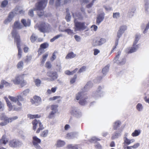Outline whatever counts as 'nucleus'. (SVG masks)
Masks as SVG:
<instances>
[{
	"label": "nucleus",
	"mask_w": 149,
	"mask_h": 149,
	"mask_svg": "<svg viewBox=\"0 0 149 149\" xmlns=\"http://www.w3.org/2000/svg\"><path fill=\"white\" fill-rule=\"evenodd\" d=\"M65 144V142L63 141L58 140L57 141V146L58 147H61Z\"/></svg>",
	"instance_id": "obj_26"
},
{
	"label": "nucleus",
	"mask_w": 149,
	"mask_h": 149,
	"mask_svg": "<svg viewBox=\"0 0 149 149\" xmlns=\"http://www.w3.org/2000/svg\"><path fill=\"white\" fill-rule=\"evenodd\" d=\"M14 13L13 12H10L8 15V19L5 20V23H6L7 22H10L12 20V18L14 17Z\"/></svg>",
	"instance_id": "obj_20"
},
{
	"label": "nucleus",
	"mask_w": 149,
	"mask_h": 149,
	"mask_svg": "<svg viewBox=\"0 0 149 149\" xmlns=\"http://www.w3.org/2000/svg\"><path fill=\"white\" fill-rule=\"evenodd\" d=\"M37 38V37L36 36V35L33 33L30 38V40L33 43L36 41Z\"/></svg>",
	"instance_id": "obj_30"
},
{
	"label": "nucleus",
	"mask_w": 149,
	"mask_h": 149,
	"mask_svg": "<svg viewBox=\"0 0 149 149\" xmlns=\"http://www.w3.org/2000/svg\"><path fill=\"white\" fill-rule=\"evenodd\" d=\"M86 67L85 66H83L81 67L79 70L78 72L81 73L85 70Z\"/></svg>",
	"instance_id": "obj_56"
},
{
	"label": "nucleus",
	"mask_w": 149,
	"mask_h": 149,
	"mask_svg": "<svg viewBox=\"0 0 149 149\" xmlns=\"http://www.w3.org/2000/svg\"><path fill=\"white\" fill-rule=\"evenodd\" d=\"M76 54H74L73 52H71L65 56L66 59H71L75 57Z\"/></svg>",
	"instance_id": "obj_22"
},
{
	"label": "nucleus",
	"mask_w": 149,
	"mask_h": 149,
	"mask_svg": "<svg viewBox=\"0 0 149 149\" xmlns=\"http://www.w3.org/2000/svg\"><path fill=\"white\" fill-rule=\"evenodd\" d=\"M109 69V67L108 65L106 66L102 70V72L103 74L106 73L108 71Z\"/></svg>",
	"instance_id": "obj_42"
},
{
	"label": "nucleus",
	"mask_w": 149,
	"mask_h": 149,
	"mask_svg": "<svg viewBox=\"0 0 149 149\" xmlns=\"http://www.w3.org/2000/svg\"><path fill=\"white\" fill-rule=\"evenodd\" d=\"M113 16L114 18H117L119 17L120 13H113Z\"/></svg>",
	"instance_id": "obj_53"
},
{
	"label": "nucleus",
	"mask_w": 149,
	"mask_h": 149,
	"mask_svg": "<svg viewBox=\"0 0 149 149\" xmlns=\"http://www.w3.org/2000/svg\"><path fill=\"white\" fill-rule=\"evenodd\" d=\"M94 55H96L100 52V51L97 49H93Z\"/></svg>",
	"instance_id": "obj_60"
},
{
	"label": "nucleus",
	"mask_w": 149,
	"mask_h": 149,
	"mask_svg": "<svg viewBox=\"0 0 149 149\" xmlns=\"http://www.w3.org/2000/svg\"><path fill=\"white\" fill-rule=\"evenodd\" d=\"M41 117V115L39 114L32 115L31 114H28L27 115L28 118L30 119L39 118Z\"/></svg>",
	"instance_id": "obj_19"
},
{
	"label": "nucleus",
	"mask_w": 149,
	"mask_h": 149,
	"mask_svg": "<svg viewBox=\"0 0 149 149\" xmlns=\"http://www.w3.org/2000/svg\"><path fill=\"white\" fill-rule=\"evenodd\" d=\"M45 66L48 69H50L51 68L52 65L50 62L47 61L45 63Z\"/></svg>",
	"instance_id": "obj_47"
},
{
	"label": "nucleus",
	"mask_w": 149,
	"mask_h": 149,
	"mask_svg": "<svg viewBox=\"0 0 149 149\" xmlns=\"http://www.w3.org/2000/svg\"><path fill=\"white\" fill-rule=\"evenodd\" d=\"M140 146V144L139 143H137L135 144L133 146H132V148H136Z\"/></svg>",
	"instance_id": "obj_64"
},
{
	"label": "nucleus",
	"mask_w": 149,
	"mask_h": 149,
	"mask_svg": "<svg viewBox=\"0 0 149 149\" xmlns=\"http://www.w3.org/2000/svg\"><path fill=\"white\" fill-rule=\"evenodd\" d=\"M20 142L16 139L10 140L9 142V146L12 148H16L19 146L20 145Z\"/></svg>",
	"instance_id": "obj_10"
},
{
	"label": "nucleus",
	"mask_w": 149,
	"mask_h": 149,
	"mask_svg": "<svg viewBox=\"0 0 149 149\" xmlns=\"http://www.w3.org/2000/svg\"><path fill=\"white\" fill-rule=\"evenodd\" d=\"M31 58L32 57L31 55L27 56L24 59V61L28 63L31 60Z\"/></svg>",
	"instance_id": "obj_45"
},
{
	"label": "nucleus",
	"mask_w": 149,
	"mask_h": 149,
	"mask_svg": "<svg viewBox=\"0 0 149 149\" xmlns=\"http://www.w3.org/2000/svg\"><path fill=\"white\" fill-rule=\"evenodd\" d=\"M21 22L25 27L29 26L31 24V21L29 19H22L21 20Z\"/></svg>",
	"instance_id": "obj_17"
},
{
	"label": "nucleus",
	"mask_w": 149,
	"mask_h": 149,
	"mask_svg": "<svg viewBox=\"0 0 149 149\" xmlns=\"http://www.w3.org/2000/svg\"><path fill=\"white\" fill-rule=\"evenodd\" d=\"M106 41L105 38L98 37L93 40L92 45L93 47L100 46L105 43Z\"/></svg>",
	"instance_id": "obj_6"
},
{
	"label": "nucleus",
	"mask_w": 149,
	"mask_h": 149,
	"mask_svg": "<svg viewBox=\"0 0 149 149\" xmlns=\"http://www.w3.org/2000/svg\"><path fill=\"white\" fill-rule=\"evenodd\" d=\"M1 84H0V89H2L3 88V85H5L6 86L10 85V84L6 82L4 80H2L1 82Z\"/></svg>",
	"instance_id": "obj_24"
},
{
	"label": "nucleus",
	"mask_w": 149,
	"mask_h": 149,
	"mask_svg": "<svg viewBox=\"0 0 149 149\" xmlns=\"http://www.w3.org/2000/svg\"><path fill=\"white\" fill-rule=\"evenodd\" d=\"M124 143L126 144L127 145H129L131 143L134 141V139H129L127 137L124 138Z\"/></svg>",
	"instance_id": "obj_21"
},
{
	"label": "nucleus",
	"mask_w": 149,
	"mask_h": 149,
	"mask_svg": "<svg viewBox=\"0 0 149 149\" xmlns=\"http://www.w3.org/2000/svg\"><path fill=\"white\" fill-rule=\"evenodd\" d=\"M65 31L69 35H72L73 34V31L70 29H65Z\"/></svg>",
	"instance_id": "obj_50"
},
{
	"label": "nucleus",
	"mask_w": 149,
	"mask_h": 149,
	"mask_svg": "<svg viewBox=\"0 0 149 149\" xmlns=\"http://www.w3.org/2000/svg\"><path fill=\"white\" fill-rule=\"evenodd\" d=\"M8 1L7 0H4L2 1L1 4V7L3 8L5 7L8 5Z\"/></svg>",
	"instance_id": "obj_36"
},
{
	"label": "nucleus",
	"mask_w": 149,
	"mask_h": 149,
	"mask_svg": "<svg viewBox=\"0 0 149 149\" xmlns=\"http://www.w3.org/2000/svg\"><path fill=\"white\" fill-rule=\"evenodd\" d=\"M74 38L77 42H79L80 41L81 38L79 36H78L77 35H75L74 36Z\"/></svg>",
	"instance_id": "obj_59"
},
{
	"label": "nucleus",
	"mask_w": 149,
	"mask_h": 149,
	"mask_svg": "<svg viewBox=\"0 0 149 149\" xmlns=\"http://www.w3.org/2000/svg\"><path fill=\"white\" fill-rule=\"evenodd\" d=\"M121 52L120 51H118V52L117 55L114 58L115 61L116 62L118 61L120 56L121 54Z\"/></svg>",
	"instance_id": "obj_43"
},
{
	"label": "nucleus",
	"mask_w": 149,
	"mask_h": 149,
	"mask_svg": "<svg viewBox=\"0 0 149 149\" xmlns=\"http://www.w3.org/2000/svg\"><path fill=\"white\" fill-rule=\"evenodd\" d=\"M8 98L10 100L14 102H17V104L19 106L18 107L16 106L15 107L14 105L13 106L10 102L8 100H6L7 104L8 107V110L9 111L13 110V111H18L21 109L22 108V104L20 102H23L24 101V99L20 95H18L16 97L9 96Z\"/></svg>",
	"instance_id": "obj_1"
},
{
	"label": "nucleus",
	"mask_w": 149,
	"mask_h": 149,
	"mask_svg": "<svg viewBox=\"0 0 149 149\" xmlns=\"http://www.w3.org/2000/svg\"><path fill=\"white\" fill-rule=\"evenodd\" d=\"M41 142V139L36 136L33 137L32 143L33 145L36 149H42L40 145Z\"/></svg>",
	"instance_id": "obj_9"
},
{
	"label": "nucleus",
	"mask_w": 149,
	"mask_h": 149,
	"mask_svg": "<svg viewBox=\"0 0 149 149\" xmlns=\"http://www.w3.org/2000/svg\"><path fill=\"white\" fill-rule=\"evenodd\" d=\"M77 78V75H75L72 78L70 81V83L71 84H72L75 82L76 79Z\"/></svg>",
	"instance_id": "obj_48"
},
{
	"label": "nucleus",
	"mask_w": 149,
	"mask_h": 149,
	"mask_svg": "<svg viewBox=\"0 0 149 149\" xmlns=\"http://www.w3.org/2000/svg\"><path fill=\"white\" fill-rule=\"evenodd\" d=\"M47 76L52 78L53 80L56 79L57 78V75L56 72H47Z\"/></svg>",
	"instance_id": "obj_14"
},
{
	"label": "nucleus",
	"mask_w": 149,
	"mask_h": 149,
	"mask_svg": "<svg viewBox=\"0 0 149 149\" xmlns=\"http://www.w3.org/2000/svg\"><path fill=\"white\" fill-rule=\"evenodd\" d=\"M58 107V105L57 104H53L51 106V109L52 111H56L57 112L58 111L57 108Z\"/></svg>",
	"instance_id": "obj_31"
},
{
	"label": "nucleus",
	"mask_w": 149,
	"mask_h": 149,
	"mask_svg": "<svg viewBox=\"0 0 149 149\" xmlns=\"http://www.w3.org/2000/svg\"><path fill=\"white\" fill-rule=\"evenodd\" d=\"M139 44L133 46V44L132 47L128 49V51L127 52L128 54L131 53L136 52L139 48Z\"/></svg>",
	"instance_id": "obj_12"
},
{
	"label": "nucleus",
	"mask_w": 149,
	"mask_h": 149,
	"mask_svg": "<svg viewBox=\"0 0 149 149\" xmlns=\"http://www.w3.org/2000/svg\"><path fill=\"white\" fill-rule=\"evenodd\" d=\"M1 120L4 121L0 123V125L1 126H5L9 123V122H8V120H7L8 119V117L6 116H2L1 117Z\"/></svg>",
	"instance_id": "obj_15"
},
{
	"label": "nucleus",
	"mask_w": 149,
	"mask_h": 149,
	"mask_svg": "<svg viewBox=\"0 0 149 149\" xmlns=\"http://www.w3.org/2000/svg\"><path fill=\"white\" fill-rule=\"evenodd\" d=\"M4 106L3 104L0 101V111H2L4 109Z\"/></svg>",
	"instance_id": "obj_62"
},
{
	"label": "nucleus",
	"mask_w": 149,
	"mask_h": 149,
	"mask_svg": "<svg viewBox=\"0 0 149 149\" xmlns=\"http://www.w3.org/2000/svg\"><path fill=\"white\" fill-rule=\"evenodd\" d=\"M86 94L84 92H79L76 95V98L77 100H79V103L81 105H84L86 103V99H87L88 97L86 96Z\"/></svg>",
	"instance_id": "obj_4"
},
{
	"label": "nucleus",
	"mask_w": 149,
	"mask_h": 149,
	"mask_svg": "<svg viewBox=\"0 0 149 149\" xmlns=\"http://www.w3.org/2000/svg\"><path fill=\"white\" fill-rule=\"evenodd\" d=\"M11 34L13 37L14 38V42L16 43L17 47L18 49L17 56L18 58L19 59L21 58L22 55V50L20 48V37L18 32L16 30H13Z\"/></svg>",
	"instance_id": "obj_2"
},
{
	"label": "nucleus",
	"mask_w": 149,
	"mask_h": 149,
	"mask_svg": "<svg viewBox=\"0 0 149 149\" xmlns=\"http://www.w3.org/2000/svg\"><path fill=\"white\" fill-rule=\"evenodd\" d=\"M34 82L35 83L36 85L37 86H40L41 83V81L40 79H36L34 80Z\"/></svg>",
	"instance_id": "obj_41"
},
{
	"label": "nucleus",
	"mask_w": 149,
	"mask_h": 149,
	"mask_svg": "<svg viewBox=\"0 0 149 149\" xmlns=\"http://www.w3.org/2000/svg\"><path fill=\"white\" fill-rule=\"evenodd\" d=\"M32 123L33 125V129L35 131L36 130V129L37 125L38 124L39 125V127L36 131V133H39L41 130H42L44 129V127H43V125L39 120H37L35 119L33 120Z\"/></svg>",
	"instance_id": "obj_5"
},
{
	"label": "nucleus",
	"mask_w": 149,
	"mask_h": 149,
	"mask_svg": "<svg viewBox=\"0 0 149 149\" xmlns=\"http://www.w3.org/2000/svg\"><path fill=\"white\" fill-rule=\"evenodd\" d=\"M104 19V15L102 14H100L98 15L96 21V24L99 25L103 20Z\"/></svg>",
	"instance_id": "obj_16"
},
{
	"label": "nucleus",
	"mask_w": 149,
	"mask_h": 149,
	"mask_svg": "<svg viewBox=\"0 0 149 149\" xmlns=\"http://www.w3.org/2000/svg\"><path fill=\"white\" fill-rule=\"evenodd\" d=\"M49 133V131L48 130H45L42 131L40 134L41 137H46L48 135Z\"/></svg>",
	"instance_id": "obj_23"
},
{
	"label": "nucleus",
	"mask_w": 149,
	"mask_h": 149,
	"mask_svg": "<svg viewBox=\"0 0 149 149\" xmlns=\"http://www.w3.org/2000/svg\"><path fill=\"white\" fill-rule=\"evenodd\" d=\"M25 75L24 74L18 75L15 77L14 79L12 80V81L15 84H19L21 87H22L26 84V82L24 79Z\"/></svg>",
	"instance_id": "obj_3"
},
{
	"label": "nucleus",
	"mask_w": 149,
	"mask_h": 149,
	"mask_svg": "<svg viewBox=\"0 0 149 149\" xmlns=\"http://www.w3.org/2000/svg\"><path fill=\"white\" fill-rule=\"evenodd\" d=\"M43 49H42L40 47L38 51V52L39 55H40L44 52Z\"/></svg>",
	"instance_id": "obj_55"
},
{
	"label": "nucleus",
	"mask_w": 149,
	"mask_h": 149,
	"mask_svg": "<svg viewBox=\"0 0 149 149\" xmlns=\"http://www.w3.org/2000/svg\"><path fill=\"white\" fill-rule=\"evenodd\" d=\"M18 118V117L17 116H15L11 118H8V119L7 120H8V122H11L13 120H15Z\"/></svg>",
	"instance_id": "obj_38"
},
{
	"label": "nucleus",
	"mask_w": 149,
	"mask_h": 149,
	"mask_svg": "<svg viewBox=\"0 0 149 149\" xmlns=\"http://www.w3.org/2000/svg\"><path fill=\"white\" fill-rule=\"evenodd\" d=\"M74 29L76 31H83L86 28L85 22H74Z\"/></svg>",
	"instance_id": "obj_7"
},
{
	"label": "nucleus",
	"mask_w": 149,
	"mask_h": 149,
	"mask_svg": "<svg viewBox=\"0 0 149 149\" xmlns=\"http://www.w3.org/2000/svg\"><path fill=\"white\" fill-rule=\"evenodd\" d=\"M58 53L57 51H54L53 53L52 57L50 58V60L52 61H54L56 58V54Z\"/></svg>",
	"instance_id": "obj_35"
},
{
	"label": "nucleus",
	"mask_w": 149,
	"mask_h": 149,
	"mask_svg": "<svg viewBox=\"0 0 149 149\" xmlns=\"http://www.w3.org/2000/svg\"><path fill=\"white\" fill-rule=\"evenodd\" d=\"M65 19L67 20V22H69L71 18V16L70 15V14L69 13L65 17Z\"/></svg>",
	"instance_id": "obj_58"
},
{
	"label": "nucleus",
	"mask_w": 149,
	"mask_h": 149,
	"mask_svg": "<svg viewBox=\"0 0 149 149\" xmlns=\"http://www.w3.org/2000/svg\"><path fill=\"white\" fill-rule=\"evenodd\" d=\"M140 37V36L139 35H136L135 40L133 43V46H135L136 45V44L139 40Z\"/></svg>",
	"instance_id": "obj_37"
},
{
	"label": "nucleus",
	"mask_w": 149,
	"mask_h": 149,
	"mask_svg": "<svg viewBox=\"0 0 149 149\" xmlns=\"http://www.w3.org/2000/svg\"><path fill=\"white\" fill-rule=\"evenodd\" d=\"M136 108L138 111H141L143 109L142 104L140 103H138L136 106Z\"/></svg>",
	"instance_id": "obj_44"
},
{
	"label": "nucleus",
	"mask_w": 149,
	"mask_h": 149,
	"mask_svg": "<svg viewBox=\"0 0 149 149\" xmlns=\"http://www.w3.org/2000/svg\"><path fill=\"white\" fill-rule=\"evenodd\" d=\"M23 27L22 26L21 24L20 23L17 21L15 22L14 24L13 29H21Z\"/></svg>",
	"instance_id": "obj_18"
},
{
	"label": "nucleus",
	"mask_w": 149,
	"mask_h": 149,
	"mask_svg": "<svg viewBox=\"0 0 149 149\" xmlns=\"http://www.w3.org/2000/svg\"><path fill=\"white\" fill-rule=\"evenodd\" d=\"M56 111H52L49 113L48 117L49 118H51L54 116L55 114L56 113Z\"/></svg>",
	"instance_id": "obj_39"
},
{
	"label": "nucleus",
	"mask_w": 149,
	"mask_h": 149,
	"mask_svg": "<svg viewBox=\"0 0 149 149\" xmlns=\"http://www.w3.org/2000/svg\"><path fill=\"white\" fill-rule=\"evenodd\" d=\"M9 139L5 135H3L0 139V144H6L8 142Z\"/></svg>",
	"instance_id": "obj_13"
},
{
	"label": "nucleus",
	"mask_w": 149,
	"mask_h": 149,
	"mask_svg": "<svg viewBox=\"0 0 149 149\" xmlns=\"http://www.w3.org/2000/svg\"><path fill=\"white\" fill-rule=\"evenodd\" d=\"M49 46V44L47 42H45L41 44L40 47L42 49H45L47 48Z\"/></svg>",
	"instance_id": "obj_29"
},
{
	"label": "nucleus",
	"mask_w": 149,
	"mask_h": 149,
	"mask_svg": "<svg viewBox=\"0 0 149 149\" xmlns=\"http://www.w3.org/2000/svg\"><path fill=\"white\" fill-rule=\"evenodd\" d=\"M61 36L60 35H58L56 36H55L54 37H53L50 40V41L51 42H54L55 40L56 39L58 38L59 37H60Z\"/></svg>",
	"instance_id": "obj_49"
},
{
	"label": "nucleus",
	"mask_w": 149,
	"mask_h": 149,
	"mask_svg": "<svg viewBox=\"0 0 149 149\" xmlns=\"http://www.w3.org/2000/svg\"><path fill=\"white\" fill-rule=\"evenodd\" d=\"M127 26H122L120 27L117 34V36L118 39L121 36L122 34L127 29Z\"/></svg>",
	"instance_id": "obj_11"
},
{
	"label": "nucleus",
	"mask_w": 149,
	"mask_h": 149,
	"mask_svg": "<svg viewBox=\"0 0 149 149\" xmlns=\"http://www.w3.org/2000/svg\"><path fill=\"white\" fill-rule=\"evenodd\" d=\"M78 70L77 68H76L73 71H70L69 70L66 71L65 72V74L68 75H70L73 74L74 73H75Z\"/></svg>",
	"instance_id": "obj_28"
},
{
	"label": "nucleus",
	"mask_w": 149,
	"mask_h": 149,
	"mask_svg": "<svg viewBox=\"0 0 149 149\" xmlns=\"http://www.w3.org/2000/svg\"><path fill=\"white\" fill-rule=\"evenodd\" d=\"M39 29L40 31L45 33L48 32L50 29V26L48 24L42 22L40 24Z\"/></svg>",
	"instance_id": "obj_8"
},
{
	"label": "nucleus",
	"mask_w": 149,
	"mask_h": 149,
	"mask_svg": "<svg viewBox=\"0 0 149 149\" xmlns=\"http://www.w3.org/2000/svg\"><path fill=\"white\" fill-rule=\"evenodd\" d=\"M23 62L22 61H20L17 63V68H20L23 67Z\"/></svg>",
	"instance_id": "obj_40"
},
{
	"label": "nucleus",
	"mask_w": 149,
	"mask_h": 149,
	"mask_svg": "<svg viewBox=\"0 0 149 149\" xmlns=\"http://www.w3.org/2000/svg\"><path fill=\"white\" fill-rule=\"evenodd\" d=\"M125 59L123 58L122 61L118 63V65H122L125 64Z\"/></svg>",
	"instance_id": "obj_57"
},
{
	"label": "nucleus",
	"mask_w": 149,
	"mask_h": 149,
	"mask_svg": "<svg viewBox=\"0 0 149 149\" xmlns=\"http://www.w3.org/2000/svg\"><path fill=\"white\" fill-rule=\"evenodd\" d=\"M33 98L35 102L36 103H39L41 101V99L39 96L35 95L33 97Z\"/></svg>",
	"instance_id": "obj_34"
},
{
	"label": "nucleus",
	"mask_w": 149,
	"mask_h": 149,
	"mask_svg": "<svg viewBox=\"0 0 149 149\" xmlns=\"http://www.w3.org/2000/svg\"><path fill=\"white\" fill-rule=\"evenodd\" d=\"M141 133L140 130H135L134 132L132 134V136L133 137L136 136H139Z\"/></svg>",
	"instance_id": "obj_27"
},
{
	"label": "nucleus",
	"mask_w": 149,
	"mask_h": 149,
	"mask_svg": "<svg viewBox=\"0 0 149 149\" xmlns=\"http://www.w3.org/2000/svg\"><path fill=\"white\" fill-rule=\"evenodd\" d=\"M121 123L119 121H117L115 122L113 126V129L114 130H116L120 125Z\"/></svg>",
	"instance_id": "obj_25"
},
{
	"label": "nucleus",
	"mask_w": 149,
	"mask_h": 149,
	"mask_svg": "<svg viewBox=\"0 0 149 149\" xmlns=\"http://www.w3.org/2000/svg\"><path fill=\"white\" fill-rule=\"evenodd\" d=\"M77 146H72V145H69L67 146V148L68 149H74L76 148Z\"/></svg>",
	"instance_id": "obj_52"
},
{
	"label": "nucleus",
	"mask_w": 149,
	"mask_h": 149,
	"mask_svg": "<svg viewBox=\"0 0 149 149\" xmlns=\"http://www.w3.org/2000/svg\"><path fill=\"white\" fill-rule=\"evenodd\" d=\"M119 39H116V42H115V44L114 46L113 47L112 50L110 52V54H111L112 53H113L114 51V49L116 48V46L118 45V42Z\"/></svg>",
	"instance_id": "obj_33"
},
{
	"label": "nucleus",
	"mask_w": 149,
	"mask_h": 149,
	"mask_svg": "<svg viewBox=\"0 0 149 149\" xmlns=\"http://www.w3.org/2000/svg\"><path fill=\"white\" fill-rule=\"evenodd\" d=\"M120 134V133L117 132H115L114 135L112 136L113 139H115L117 138Z\"/></svg>",
	"instance_id": "obj_63"
},
{
	"label": "nucleus",
	"mask_w": 149,
	"mask_h": 149,
	"mask_svg": "<svg viewBox=\"0 0 149 149\" xmlns=\"http://www.w3.org/2000/svg\"><path fill=\"white\" fill-rule=\"evenodd\" d=\"M60 97V96H55L53 97H50L49 98V100L50 101L54 100Z\"/></svg>",
	"instance_id": "obj_54"
},
{
	"label": "nucleus",
	"mask_w": 149,
	"mask_h": 149,
	"mask_svg": "<svg viewBox=\"0 0 149 149\" xmlns=\"http://www.w3.org/2000/svg\"><path fill=\"white\" fill-rule=\"evenodd\" d=\"M48 56V54H46L43 55L41 63L42 64H43L46 60Z\"/></svg>",
	"instance_id": "obj_32"
},
{
	"label": "nucleus",
	"mask_w": 149,
	"mask_h": 149,
	"mask_svg": "<svg viewBox=\"0 0 149 149\" xmlns=\"http://www.w3.org/2000/svg\"><path fill=\"white\" fill-rule=\"evenodd\" d=\"M74 135V133L71 132L70 133H68L66 135V137L68 138H72Z\"/></svg>",
	"instance_id": "obj_46"
},
{
	"label": "nucleus",
	"mask_w": 149,
	"mask_h": 149,
	"mask_svg": "<svg viewBox=\"0 0 149 149\" xmlns=\"http://www.w3.org/2000/svg\"><path fill=\"white\" fill-rule=\"evenodd\" d=\"M61 0H56L55 3V6L56 7L60 6L61 3Z\"/></svg>",
	"instance_id": "obj_61"
},
{
	"label": "nucleus",
	"mask_w": 149,
	"mask_h": 149,
	"mask_svg": "<svg viewBox=\"0 0 149 149\" xmlns=\"http://www.w3.org/2000/svg\"><path fill=\"white\" fill-rule=\"evenodd\" d=\"M29 89H26L23 91L22 93L23 95L26 96L29 93Z\"/></svg>",
	"instance_id": "obj_51"
}]
</instances>
